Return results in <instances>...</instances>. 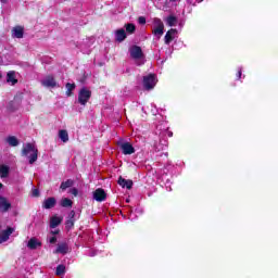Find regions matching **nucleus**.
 Returning <instances> with one entry per match:
<instances>
[{
  "label": "nucleus",
  "instance_id": "nucleus-39",
  "mask_svg": "<svg viewBox=\"0 0 278 278\" xmlns=\"http://www.w3.org/2000/svg\"><path fill=\"white\" fill-rule=\"evenodd\" d=\"M58 233H60V230H54V231L52 230V231H51V235H52V236H58Z\"/></svg>",
  "mask_w": 278,
  "mask_h": 278
},
{
  "label": "nucleus",
  "instance_id": "nucleus-2",
  "mask_svg": "<svg viewBox=\"0 0 278 278\" xmlns=\"http://www.w3.org/2000/svg\"><path fill=\"white\" fill-rule=\"evenodd\" d=\"M22 154L27 157L29 164H34L38 160V149L33 143L24 146Z\"/></svg>",
  "mask_w": 278,
  "mask_h": 278
},
{
  "label": "nucleus",
  "instance_id": "nucleus-19",
  "mask_svg": "<svg viewBox=\"0 0 278 278\" xmlns=\"http://www.w3.org/2000/svg\"><path fill=\"white\" fill-rule=\"evenodd\" d=\"M62 224V217L52 216L50 219V228L55 229L59 225Z\"/></svg>",
  "mask_w": 278,
  "mask_h": 278
},
{
  "label": "nucleus",
  "instance_id": "nucleus-6",
  "mask_svg": "<svg viewBox=\"0 0 278 278\" xmlns=\"http://www.w3.org/2000/svg\"><path fill=\"white\" fill-rule=\"evenodd\" d=\"M155 84H157V78L155 77V74H149L143 77L144 90H153V88H155Z\"/></svg>",
  "mask_w": 278,
  "mask_h": 278
},
{
  "label": "nucleus",
  "instance_id": "nucleus-24",
  "mask_svg": "<svg viewBox=\"0 0 278 278\" xmlns=\"http://www.w3.org/2000/svg\"><path fill=\"white\" fill-rule=\"evenodd\" d=\"M166 24H167L169 27H175V26H177V17H175V15H169V16L166 18Z\"/></svg>",
  "mask_w": 278,
  "mask_h": 278
},
{
  "label": "nucleus",
  "instance_id": "nucleus-28",
  "mask_svg": "<svg viewBox=\"0 0 278 278\" xmlns=\"http://www.w3.org/2000/svg\"><path fill=\"white\" fill-rule=\"evenodd\" d=\"M65 88H66V90H67V91H66V96H67V97H71L73 90H75V84L67 83V84L65 85Z\"/></svg>",
  "mask_w": 278,
  "mask_h": 278
},
{
  "label": "nucleus",
  "instance_id": "nucleus-13",
  "mask_svg": "<svg viewBox=\"0 0 278 278\" xmlns=\"http://www.w3.org/2000/svg\"><path fill=\"white\" fill-rule=\"evenodd\" d=\"M7 84H11V86H15V84H18V79H16V72L14 71L8 72Z\"/></svg>",
  "mask_w": 278,
  "mask_h": 278
},
{
  "label": "nucleus",
  "instance_id": "nucleus-27",
  "mask_svg": "<svg viewBox=\"0 0 278 278\" xmlns=\"http://www.w3.org/2000/svg\"><path fill=\"white\" fill-rule=\"evenodd\" d=\"M62 207H73V201L68 198H64L61 200Z\"/></svg>",
  "mask_w": 278,
  "mask_h": 278
},
{
  "label": "nucleus",
  "instance_id": "nucleus-38",
  "mask_svg": "<svg viewBox=\"0 0 278 278\" xmlns=\"http://www.w3.org/2000/svg\"><path fill=\"white\" fill-rule=\"evenodd\" d=\"M237 77H238V79H240V77H242V67L239 68V71L237 73Z\"/></svg>",
  "mask_w": 278,
  "mask_h": 278
},
{
  "label": "nucleus",
  "instance_id": "nucleus-25",
  "mask_svg": "<svg viewBox=\"0 0 278 278\" xmlns=\"http://www.w3.org/2000/svg\"><path fill=\"white\" fill-rule=\"evenodd\" d=\"M66 274V266L64 265H58L56 270H55V275L58 277H62V275Z\"/></svg>",
  "mask_w": 278,
  "mask_h": 278
},
{
  "label": "nucleus",
  "instance_id": "nucleus-5",
  "mask_svg": "<svg viewBox=\"0 0 278 278\" xmlns=\"http://www.w3.org/2000/svg\"><path fill=\"white\" fill-rule=\"evenodd\" d=\"M152 34L157 36V38H162L164 36V23L160 18L153 20V30Z\"/></svg>",
  "mask_w": 278,
  "mask_h": 278
},
{
  "label": "nucleus",
  "instance_id": "nucleus-15",
  "mask_svg": "<svg viewBox=\"0 0 278 278\" xmlns=\"http://www.w3.org/2000/svg\"><path fill=\"white\" fill-rule=\"evenodd\" d=\"M55 203H58L55 198H48L43 201L42 207H45V210H51L52 207H55Z\"/></svg>",
  "mask_w": 278,
  "mask_h": 278
},
{
  "label": "nucleus",
  "instance_id": "nucleus-31",
  "mask_svg": "<svg viewBox=\"0 0 278 278\" xmlns=\"http://www.w3.org/2000/svg\"><path fill=\"white\" fill-rule=\"evenodd\" d=\"M181 0H166V7L170 8V5H177Z\"/></svg>",
  "mask_w": 278,
  "mask_h": 278
},
{
  "label": "nucleus",
  "instance_id": "nucleus-42",
  "mask_svg": "<svg viewBox=\"0 0 278 278\" xmlns=\"http://www.w3.org/2000/svg\"><path fill=\"white\" fill-rule=\"evenodd\" d=\"M90 257H94V254H90Z\"/></svg>",
  "mask_w": 278,
  "mask_h": 278
},
{
  "label": "nucleus",
  "instance_id": "nucleus-41",
  "mask_svg": "<svg viewBox=\"0 0 278 278\" xmlns=\"http://www.w3.org/2000/svg\"><path fill=\"white\" fill-rule=\"evenodd\" d=\"M1 188H3V184L0 182V190H1Z\"/></svg>",
  "mask_w": 278,
  "mask_h": 278
},
{
  "label": "nucleus",
  "instance_id": "nucleus-12",
  "mask_svg": "<svg viewBox=\"0 0 278 278\" xmlns=\"http://www.w3.org/2000/svg\"><path fill=\"white\" fill-rule=\"evenodd\" d=\"M127 38V33L124 28L115 30V40L117 42H123Z\"/></svg>",
  "mask_w": 278,
  "mask_h": 278
},
{
  "label": "nucleus",
  "instance_id": "nucleus-21",
  "mask_svg": "<svg viewBox=\"0 0 278 278\" xmlns=\"http://www.w3.org/2000/svg\"><path fill=\"white\" fill-rule=\"evenodd\" d=\"M0 175L2 179H5L10 175V167L8 165H0Z\"/></svg>",
  "mask_w": 278,
  "mask_h": 278
},
{
  "label": "nucleus",
  "instance_id": "nucleus-35",
  "mask_svg": "<svg viewBox=\"0 0 278 278\" xmlns=\"http://www.w3.org/2000/svg\"><path fill=\"white\" fill-rule=\"evenodd\" d=\"M71 194H73L74 197H77V194H79V191L77 190V188H72L70 190Z\"/></svg>",
  "mask_w": 278,
  "mask_h": 278
},
{
  "label": "nucleus",
  "instance_id": "nucleus-32",
  "mask_svg": "<svg viewBox=\"0 0 278 278\" xmlns=\"http://www.w3.org/2000/svg\"><path fill=\"white\" fill-rule=\"evenodd\" d=\"M48 242L50 244H55V242H58V237H55V236L48 237Z\"/></svg>",
  "mask_w": 278,
  "mask_h": 278
},
{
  "label": "nucleus",
  "instance_id": "nucleus-18",
  "mask_svg": "<svg viewBox=\"0 0 278 278\" xmlns=\"http://www.w3.org/2000/svg\"><path fill=\"white\" fill-rule=\"evenodd\" d=\"M25 31L22 26H16L12 29V37L13 38H23Z\"/></svg>",
  "mask_w": 278,
  "mask_h": 278
},
{
  "label": "nucleus",
  "instance_id": "nucleus-9",
  "mask_svg": "<svg viewBox=\"0 0 278 278\" xmlns=\"http://www.w3.org/2000/svg\"><path fill=\"white\" fill-rule=\"evenodd\" d=\"M14 233V228L9 227L7 230H3L0 235V244H3V242H8L10 240V236Z\"/></svg>",
  "mask_w": 278,
  "mask_h": 278
},
{
  "label": "nucleus",
  "instance_id": "nucleus-11",
  "mask_svg": "<svg viewBox=\"0 0 278 278\" xmlns=\"http://www.w3.org/2000/svg\"><path fill=\"white\" fill-rule=\"evenodd\" d=\"M177 34V29L172 28L165 35V45H170L175 40V36Z\"/></svg>",
  "mask_w": 278,
  "mask_h": 278
},
{
  "label": "nucleus",
  "instance_id": "nucleus-4",
  "mask_svg": "<svg viewBox=\"0 0 278 278\" xmlns=\"http://www.w3.org/2000/svg\"><path fill=\"white\" fill-rule=\"evenodd\" d=\"M90 97H92V91L86 87H83L78 92V103L80 105H86V103L90 101Z\"/></svg>",
  "mask_w": 278,
  "mask_h": 278
},
{
  "label": "nucleus",
  "instance_id": "nucleus-20",
  "mask_svg": "<svg viewBox=\"0 0 278 278\" xmlns=\"http://www.w3.org/2000/svg\"><path fill=\"white\" fill-rule=\"evenodd\" d=\"M42 243H40V241H38V239L36 238H31L28 243H27V247L28 249L30 250H36L37 247H41Z\"/></svg>",
  "mask_w": 278,
  "mask_h": 278
},
{
  "label": "nucleus",
  "instance_id": "nucleus-17",
  "mask_svg": "<svg viewBox=\"0 0 278 278\" xmlns=\"http://www.w3.org/2000/svg\"><path fill=\"white\" fill-rule=\"evenodd\" d=\"M54 253H60L61 255H66L68 253V244L67 243H59Z\"/></svg>",
  "mask_w": 278,
  "mask_h": 278
},
{
  "label": "nucleus",
  "instance_id": "nucleus-34",
  "mask_svg": "<svg viewBox=\"0 0 278 278\" xmlns=\"http://www.w3.org/2000/svg\"><path fill=\"white\" fill-rule=\"evenodd\" d=\"M138 23H139V25H144L147 23V18H144V16H140L138 18Z\"/></svg>",
  "mask_w": 278,
  "mask_h": 278
},
{
  "label": "nucleus",
  "instance_id": "nucleus-26",
  "mask_svg": "<svg viewBox=\"0 0 278 278\" xmlns=\"http://www.w3.org/2000/svg\"><path fill=\"white\" fill-rule=\"evenodd\" d=\"M59 138H60V140H62V142H68V131L60 130Z\"/></svg>",
  "mask_w": 278,
  "mask_h": 278
},
{
  "label": "nucleus",
  "instance_id": "nucleus-3",
  "mask_svg": "<svg viewBox=\"0 0 278 278\" xmlns=\"http://www.w3.org/2000/svg\"><path fill=\"white\" fill-rule=\"evenodd\" d=\"M166 136H168V138H173V131L165 129L160 132V138H163V139L160 140L159 144L154 146L155 151H164V149L168 147V141L164 139L166 138Z\"/></svg>",
  "mask_w": 278,
  "mask_h": 278
},
{
  "label": "nucleus",
  "instance_id": "nucleus-22",
  "mask_svg": "<svg viewBox=\"0 0 278 278\" xmlns=\"http://www.w3.org/2000/svg\"><path fill=\"white\" fill-rule=\"evenodd\" d=\"M7 142L10 147H18V144L21 143L15 136L8 137Z\"/></svg>",
  "mask_w": 278,
  "mask_h": 278
},
{
  "label": "nucleus",
  "instance_id": "nucleus-29",
  "mask_svg": "<svg viewBox=\"0 0 278 278\" xmlns=\"http://www.w3.org/2000/svg\"><path fill=\"white\" fill-rule=\"evenodd\" d=\"M125 29L128 34H134L136 31V25L134 24H125Z\"/></svg>",
  "mask_w": 278,
  "mask_h": 278
},
{
  "label": "nucleus",
  "instance_id": "nucleus-33",
  "mask_svg": "<svg viewBox=\"0 0 278 278\" xmlns=\"http://www.w3.org/2000/svg\"><path fill=\"white\" fill-rule=\"evenodd\" d=\"M203 0H188V3H190V5H197V3H202Z\"/></svg>",
  "mask_w": 278,
  "mask_h": 278
},
{
  "label": "nucleus",
  "instance_id": "nucleus-40",
  "mask_svg": "<svg viewBox=\"0 0 278 278\" xmlns=\"http://www.w3.org/2000/svg\"><path fill=\"white\" fill-rule=\"evenodd\" d=\"M0 2L5 5V3H8V0H0Z\"/></svg>",
  "mask_w": 278,
  "mask_h": 278
},
{
  "label": "nucleus",
  "instance_id": "nucleus-10",
  "mask_svg": "<svg viewBox=\"0 0 278 278\" xmlns=\"http://www.w3.org/2000/svg\"><path fill=\"white\" fill-rule=\"evenodd\" d=\"M108 194L105 193V190L103 189H97L94 192H93V199L96 201H98L99 203H101L102 201H105Z\"/></svg>",
  "mask_w": 278,
  "mask_h": 278
},
{
  "label": "nucleus",
  "instance_id": "nucleus-14",
  "mask_svg": "<svg viewBox=\"0 0 278 278\" xmlns=\"http://www.w3.org/2000/svg\"><path fill=\"white\" fill-rule=\"evenodd\" d=\"M117 184H118L119 186H122V188H127V190H131V187L134 186V181L127 180V179H125V178H123V177H119V178H118Z\"/></svg>",
  "mask_w": 278,
  "mask_h": 278
},
{
  "label": "nucleus",
  "instance_id": "nucleus-8",
  "mask_svg": "<svg viewBox=\"0 0 278 278\" xmlns=\"http://www.w3.org/2000/svg\"><path fill=\"white\" fill-rule=\"evenodd\" d=\"M41 85L45 88H55V86H58V83L55 81V78L52 75H49L41 80Z\"/></svg>",
  "mask_w": 278,
  "mask_h": 278
},
{
  "label": "nucleus",
  "instance_id": "nucleus-16",
  "mask_svg": "<svg viewBox=\"0 0 278 278\" xmlns=\"http://www.w3.org/2000/svg\"><path fill=\"white\" fill-rule=\"evenodd\" d=\"M12 205L8 202V199L0 197V212H8Z\"/></svg>",
  "mask_w": 278,
  "mask_h": 278
},
{
  "label": "nucleus",
  "instance_id": "nucleus-1",
  "mask_svg": "<svg viewBox=\"0 0 278 278\" xmlns=\"http://www.w3.org/2000/svg\"><path fill=\"white\" fill-rule=\"evenodd\" d=\"M129 54L137 66H142L144 62H147L144 59V52H142V48H140V46H131L129 48Z\"/></svg>",
  "mask_w": 278,
  "mask_h": 278
},
{
  "label": "nucleus",
  "instance_id": "nucleus-36",
  "mask_svg": "<svg viewBox=\"0 0 278 278\" xmlns=\"http://www.w3.org/2000/svg\"><path fill=\"white\" fill-rule=\"evenodd\" d=\"M31 194L33 197H40V191L38 189H33Z\"/></svg>",
  "mask_w": 278,
  "mask_h": 278
},
{
  "label": "nucleus",
  "instance_id": "nucleus-30",
  "mask_svg": "<svg viewBox=\"0 0 278 278\" xmlns=\"http://www.w3.org/2000/svg\"><path fill=\"white\" fill-rule=\"evenodd\" d=\"M75 220H77V219L67 218V220L65 223L66 229H73V227H75Z\"/></svg>",
  "mask_w": 278,
  "mask_h": 278
},
{
  "label": "nucleus",
  "instance_id": "nucleus-37",
  "mask_svg": "<svg viewBox=\"0 0 278 278\" xmlns=\"http://www.w3.org/2000/svg\"><path fill=\"white\" fill-rule=\"evenodd\" d=\"M67 218H70V219H76V218H75V211H71Z\"/></svg>",
  "mask_w": 278,
  "mask_h": 278
},
{
  "label": "nucleus",
  "instance_id": "nucleus-7",
  "mask_svg": "<svg viewBox=\"0 0 278 278\" xmlns=\"http://www.w3.org/2000/svg\"><path fill=\"white\" fill-rule=\"evenodd\" d=\"M119 149L124 155H132V153H136V149L129 142H123L119 144Z\"/></svg>",
  "mask_w": 278,
  "mask_h": 278
},
{
  "label": "nucleus",
  "instance_id": "nucleus-23",
  "mask_svg": "<svg viewBox=\"0 0 278 278\" xmlns=\"http://www.w3.org/2000/svg\"><path fill=\"white\" fill-rule=\"evenodd\" d=\"M75 184V181H73V179H67L66 181H63L60 186L61 190H67V188H73V185Z\"/></svg>",
  "mask_w": 278,
  "mask_h": 278
}]
</instances>
